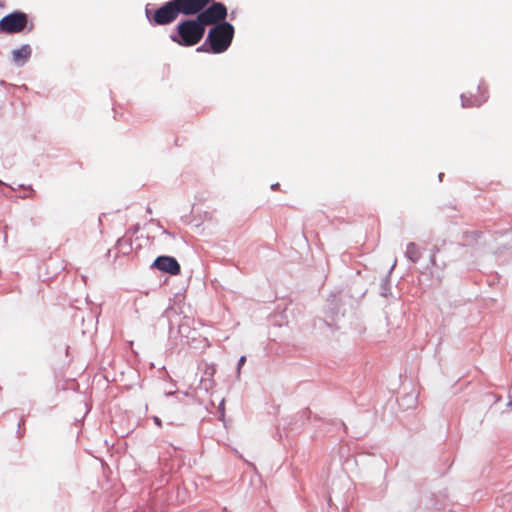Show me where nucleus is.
Masks as SVG:
<instances>
[{
	"instance_id": "nucleus-1",
	"label": "nucleus",
	"mask_w": 512,
	"mask_h": 512,
	"mask_svg": "<svg viewBox=\"0 0 512 512\" xmlns=\"http://www.w3.org/2000/svg\"><path fill=\"white\" fill-rule=\"evenodd\" d=\"M176 31L177 34L171 36L172 41L180 46L190 47L198 44L202 40L205 34V26L196 16L193 19L181 21L177 25Z\"/></svg>"
},
{
	"instance_id": "nucleus-7",
	"label": "nucleus",
	"mask_w": 512,
	"mask_h": 512,
	"mask_svg": "<svg viewBox=\"0 0 512 512\" xmlns=\"http://www.w3.org/2000/svg\"><path fill=\"white\" fill-rule=\"evenodd\" d=\"M213 0H176L181 14L185 16L198 15Z\"/></svg>"
},
{
	"instance_id": "nucleus-8",
	"label": "nucleus",
	"mask_w": 512,
	"mask_h": 512,
	"mask_svg": "<svg viewBox=\"0 0 512 512\" xmlns=\"http://www.w3.org/2000/svg\"><path fill=\"white\" fill-rule=\"evenodd\" d=\"M153 266L160 271L171 275H179L181 267L177 260L170 256H159L155 259Z\"/></svg>"
},
{
	"instance_id": "nucleus-9",
	"label": "nucleus",
	"mask_w": 512,
	"mask_h": 512,
	"mask_svg": "<svg viewBox=\"0 0 512 512\" xmlns=\"http://www.w3.org/2000/svg\"><path fill=\"white\" fill-rule=\"evenodd\" d=\"M31 47L28 44L22 45L19 49L12 51L13 62L18 66H23L31 56Z\"/></svg>"
},
{
	"instance_id": "nucleus-3",
	"label": "nucleus",
	"mask_w": 512,
	"mask_h": 512,
	"mask_svg": "<svg viewBox=\"0 0 512 512\" xmlns=\"http://www.w3.org/2000/svg\"><path fill=\"white\" fill-rule=\"evenodd\" d=\"M181 14L176 0H170L156 9L154 12L146 9V16L154 25H168L174 22Z\"/></svg>"
},
{
	"instance_id": "nucleus-4",
	"label": "nucleus",
	"mask_w": 512,
	"mask_h": 512,
	"mask_svg": "<svg viewBox=\"0 0 512 512\" xmlns=\"http://www.w3.org/2000/svg\"><path fill=\"white\" fill-rule=\"evenodd\" d=\"M199 21L206 27L209 25H217L218 23L225 22L227 17V8L221 2H214V0L204 8L201 13L197 15Z\"/></svg>"
},
{
	"instance_id": "nucleus-12",
	"label": "nucleus",
	"mask_w": 512,
	"mask_h": 512,
	"mask_svg": "<svg viewBox=\"0 0 512 512\" xmlns=\"http://www.w3.org/2000/svg\"><path fill=\"white\" fill-rule=\"evenodd\" d=\"M154 422H155V424H156L157 426H159V427H161V426H162V422H161V420H160L158 417H155V418H154Z\"/></svg>"
},
{
	"instance_id": "nucleus-2",
	"label": "nucleus",
	"mask_w": 512,
	"mask_h": 512,
	"mask_svg": "<svg viewBox=\"0 0 512 512\" xmlns=\"http://www.w3.org/2000/svg\"><path fill=\"white\" fill-rule=\"evenodd\" d=\"M233 36V25L228 22H221L209 30L206 43L210 45L211 52L220 54L229 48Z\"/></svg>"
},
{
	"instance_id": "nucleus-6",
	"label": "nucleus",
	"mask_w": 512,
	"mask_h": 512,
	"mask_svg": "<svg viewBox=\"0 0 512 512\" xmlns=\"http://www.w3.org/2000/svg\"><path fill=\"white\" fill-rule=\"evenodd\" d=\"M488 99V87L480 84L461 95L463 107H479Z\"/></svg>"
},
{
	"instance_id": "nucleus-5",
	"label": "nucleus",
	"mask_w": 512,
	"mask_h": 512,
	"mask_svg": "<svg viewBox=\"0 0 512 512\" xmlns=\"http://www.w3.org/2000/svg\"><path fill=\"white\" fill-rule=\"evenodd\" d=\"M28 24V16L21 11H15L0 20V32L17 34L22 32Z\"/></svg>"
},
{
	"instance_id": "nucleus-15",
	"label": "nucleus",
	"mask_w": 512,
	"mask_h": 512,
	"mask_svg": "<svg viewBox=\"0 0 512 512\" xmlns=\"http://www.w3.org/2000/svg\"><path fill=\"white\" fill-rule=\"evenodd\" d=\"M279 186V183H276V185H272V188H277Z\"/></svg>"
},
{
	"instance_id": "nucleus-11",
	"label": "nucleus",
	"mask_w": 512,
	"mask_h": 512,
	"mask_svg": "<svg viewBox=\"0 0 512 512\" xmlns=\"http://www.w3.org/2000/svg\"><path fill=\"white\" fill-rule=\"evenodd\" d=\"M246 362V357L245 356H242L239 361H238V370L241 369V367L245 364Z\"/></svg>"
},
{
	"instance_id": "nucleus-16",
	"label": "nucleus",
	"mask_w": 512,
	"mask_h": 512,
	"mask_svg": "<svg viewBox=\"0 0 512 512\" xmlns=\"http://www.w3.org/2000/svg\"><path fill=\"white\" fill-rule=\"evenodd\" d=\"M2 6H3V3H2V1L0 0V7H2Z\"/></svg>"
},
{
	"instance_id": "nucleus-14",
	"label": "nucleus",
	"mask_w": 512,
	"mask_h": 512,
	"mask_svg": "<svg viewBox=\"0 0 512 512\" xmlns=\"http://www.w3.org/2000/svg\"><path fill=\"white\" fill-rule=\"evenodd\" d=\"M279 186V183H276V185H272V188H277Z\"/></svg>"
},
{
	"instance_id": "nucleus-13",
	"label": "nucleus",
	"mask_w": 512,
	"mask_h": 512,
	"mask_svg": "<svg viewBox=\"0 0 512 512\" xmlns=\"http://www.w3.org/2000/svg\"><path fill=\"white\" fill-rule=\"evenodd\" d=\"M279 186V183H276V185H272V188H277Z\"/></svg>"
},
{
	"instance_id": "nucleus-10",
	"label": "nucleus",
	"mask_w": 512,
	"mask_h": 512,
	"mask_svg": "<svg viewBox=\"0 0 512 512\" xmlns=\"http://www.w3.org/2000/svg\"><path fill=\"white\" fill-rule=\"evenodd\" d=\"M406 255L408 256V258H409L411 261H413V262L418 261V259L420 258V252H419V249H418V247L416 246V244H414V243H409V244L407 245Z\"/></svg>"
}]
</instances>
